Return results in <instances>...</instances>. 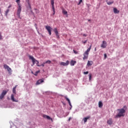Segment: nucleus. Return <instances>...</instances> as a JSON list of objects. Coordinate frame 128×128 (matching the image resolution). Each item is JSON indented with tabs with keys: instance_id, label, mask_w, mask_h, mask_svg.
Listing matches in <instances>:
<instances>
[{
	"instance_id": "nucleus-1",
	"label": "nucleus",
	"mask_w": 128,
	"mask_h": 128,
	"mask_svg": "<svg viewBox=\"0 0 128 128\" xmlns=\"http://www.w3.org/2000/svg\"><path fill=\"white\" fill-rule=\"evenodd\" d=\"M118 113L116 116L115 118H122V116H124V114H126V110L122 108L121 109H118Z\"/></svg>"
},
{
	"instance_id": "nucleus-2",
	"label": "nucleus",
	"mask_w": 128,
	"mask_h": 128,
	"mask_svg": "<svg viewBox=\"0 0 128 128\" xmlns=\"http://www.w3.org/2000/svg\"><path fill=\"white\" fill-rule=\"evenodd\" d=\"M16 2H17L18 4V7L17 9V12H16V16L19 18H20V12H22V4H20V0H16Z\"/></svg>"
},
{
	"instance_id": "nucleus-3",
	"label": "nucleus",
	"mask_w": 128,
	"mask_h": 128,
	"mask_svg": "<svg viewBox=\"0 0 128 128\" xmlns=\"http://www.w3.org/2000/svg\"><path fill=\"white\" fill-rule=\"evenodd\" d=\"M92 48V44L90 46V48L84 52L83 60H88V52L90 51Z\"/></svg>"
},
{
	"instance_id": "nucleus-4",
	"label": "nucleus",
	"mask_w": 128,
	"mask_h": 128,
	"mask_svg": "<svg viewBox=\"0 0 128 128\" xmlns=\"http://www.w3.org/2000/svg\"><path fill=\"white\" fill-rule=\"evenodd\" d=\"M29 58L30 60H32V62H33V66H34V64H36H36L37 66H40V65L38 64H40V62H38V61L36 60V58H34V56H29Z\"/></svg>"
},
{
	"instance_id": "nucleus-5",
	"label": "nucleus",
	"mask_w": 128,
	"mask_h": 128,
	"mask_svg": "<svg viewBox=\"0 0 128 128\" xmlns=\"http://www.w3.org/2000/svg\"><path fill=\"white\" fill-rule=\"evenodd\" d=\"M8 90H4L0 95V100H2L3 98H4V96L8 94Z\"/></svg>"
},
{
	"instance_id": "nucleus-6",
	"label": "nucleus",
	"mask_w": 128,
	"mask_h": 128,
	"mask_svg": "<svg viewBox=\"0 0 128 128\" xmlns=\"http://www.w3.org/2000/svg\"><path fill=\"white\" fill-rule=\"evenodd\" d=\"M46 30H47L50 36L52 34V28L50 27V26H45Z\"/></svg>"
},
{
	"instance_id": "nucleus-7",
	"label": "nucleus",
	"mask_w": 128,
	"mask_h": 128,
	"mask_svg": "<svg viewBox=\"0 0 128 128\" xmlns=\"http://www.w3.org/2000/svg\"><path fill=\"white\" fill-rule=\"evenodd\" d=\"M4 67L5 68V70H8V72H12V68H10V66H8L6 64H4Z\"/></svg>"
},
{
	"instance_id": "nucleus-8",
	"label": "nucleus",
	"mask_w": 128,
	"mask_h": 128,
	"mask_svg": "<svg viewBox=\"0 0 128 128\" xmlns=\"http://www.w3.org/2000/svg\"><path fill=\"white\" fill-rule=\"evenodd\" d=\"M54 32L56 34L57 38H60V35H58V29L55 28L54 29Z\"/></svg>"
},
{
	"instance_id": "nucleus-9",
	"label": "nucleus",
	"mask_w": 128,
	"mask_h": 128,
	"mask_svg": "<svg viewBox=\"0 0 128 128\" xmlns=\"http://www.w3.org/2000/svg\"><path fill=\"white\" fill-rule=\"evenodd\" d=\"M44 82V78L40 79V80H38L36 82V85L40 84H42V82Z\"/></svg>"
},
{
	"instance_id": "nucleus-10",
	"label": "nucleus",
	"mask_w": 128,
	"mask_h": 128,
	"mask_svg": "<svg viewBox=\"0 0 128 128\" xmlns=\"http://www.w3.org/2000/svg\"><path fill=\"white\" fill-rule=\"evenodd\" d=\"M68 64H70V61L69 60H67L66 62H62L60 64V66H68Z\"/></svg>"
},
{
	"instance_id": "nucleus-11",
	"label": "nucleus",
	"mask_w": 128,
	"mask_h": 128,
	"mask_svg": "<svg viewBox=\"0 0 128 128\" xmlns=\"http://www.w3.org/2000/svg\"><path fill=\"white\" fill-rule=\"evenodd\" d=\"M101 48H106V42L104 40L102 42V44L101 45Z\"/></svg>"
},
{
	"instance_id": "nucleus-12",
	"label": "nucleus",
	"mask_w": 128,
	"mask_h": 128,
	"mask_svg": "<svg viewBox=\"0 0 128 128\" xmlns=\"http://www.w3.org/2000/svg\"><path fill=\"white\" fill-rule=\"evenodd\" d=\"M112 122H113L112 118H109V120H107V124H109L110 126L112 124Z\"/></svg>"
},
{
	"instance_id": "nucleus-13",
	"label": "nucleus",
	"mask_w": 128,
	"mask_h": 128,
	"mask_svg": "<svg viewBox=\"0 0 128 128\" xmlns=\"http://www.w3.org/2000/svg\"><path fill=\"white\" fill-rule=\"evenodd\" d=\"M94 64V62L92 60H88L87 62V66H90Z\"/></svg>"
},
{
	"instance_id": "nucleus-14",
	"label": "nucleus",
	"mask_w": 128,
	"mask_h": 128,
	"mask_svg": "<svg viewBox=\"0 0 128 128\" xmlns=\"http://www.w3.org/2000/svg\"><path fill=\"white\" fill-rule=\"evenodd\" d=\"M43 118H47V120H52V118H51L50 116L46 115V114H44L43 115Z\"/></svg>"
},
{
	"instance_id": "nucleus-15",
	"label": "nucleus",
	"mask_w": 128,
	"mask_h": 128,
	"mask_svg": "<svg viewBox=\"0 0 128 128\" xmlns=\"http://www.w3.org/2000/svg\"><path fill=\"white\" fill-rule=\"evenodd\" d=\"M11 100L12 102H18V100H14V94H12L11 95Z\"/></svg>"
},
{
	"instance_id": "nucleus-16",
	"label": "nucleus",
	"mask_w": 128,
	"mask_h": 128,
	"mask_svg": "<svg viewBox=\"0 0 128 128\" xmlns=\"http://www.w3.org/2000/svg\"><path fill=\"white\" fill-rule=\"evenodd\" d=\"M64 98L68 102V104H69V106H71L72 108V103H70V99L68 98V97H66V96H64Z\"/></svg>"
},
{
	"instance_id": "nucleus-17",
	"label": "nucleus",
	"mask_w": 128,
	"mask_h": 128,
	"mask_svg": "<svg viewBox=\"0 0 128 128\" xmlns=\"http://www.w3.org/2000/svg\"><path fill=\"white\" fill-rule=\"evenodd\" d=\"M90 116H88L87 117H86L84 118V122L86 123V122H88V120H90Z\"/></svg>"
},
{
	"instance_id": "nucleus-18",
	"label": "nucleus",
	"mask_w": 128,
	"mask_h": 128,
	"mask_svg": "<svg viewBox=\"0 0 128 128\" xmlns=\"http://www.w3.org/2000/svg\"><path fill=\"white\" fill-rule=\"evenodd\" d=\"M18 86V85H16L13 88H12V92L13 94H16V87Z\"/></svg>"
},
{
	"instance_id": "nucleus-19",
	"label": "nucleus",
	"mask_w": 128,
	"mask_h": 128,
	"mask_svg": "<svg viewBox=\"0 0 128 128\" xmlns=\"http://www.w3.org/2000/svg\"><path fill=\"white\" fill-rule=\"evenodd\" d=\"M114 14H118L120 12V10H118V9L116 8H114Z\"/></svg>"
},
{
	"instance_id": "nucleus-20",
	"label": "nucleus",
	"mask_w": 128,
	"mask_h": 128,
	"mask_svg": "<svg viewBox=\"0 0 128 128\" xmlns=\"http://www.w3.org/2000/svg\"><path fill=\"white\" fill-rule=\"evenodd\" d=\"M62 13L63 14H65L66 16H68V12L64 9H62Z\"/></svg>"
},
{
	"instance_id": "nucleus-21",
	"label": "nucleus",
	"mask_w": 128,
	"mask_h": 128,
	"mask_svg": "<svg viewBox=\"0 0 128 128\" xmlns=\"http://www.w3.org/2000/svg\"><path fill=\"white\" fill-rule=\"evenodd\" d=\"M102 106H104V104H102V102L101 101H100L98 102V106L100 108H102Z\"/></svg>"
},
{
	"instance_id": "nucleus-22",
	"label": "nucleus",
	"mask_w": 128,
	"mask_h": 128,
	"mask_svg": "<svg viewBox=\"0 0 128 128\" xmlns=\"http://www.w3.org/2000/svg\"><path fill=\"white\" fill-rule=\"evenodd\" d=\"M52 6V10L53 12H56V10L54 9V4H51Z\"/></svg>"
},
{
	"instance_id": "nucleus-23",
	"label": "nucleus",
	"mask_w": 128,
	"mask_h": 128,
	"mask_svg": "<svg viewBox=\"0 0 128 128\" xmlns=\"http://www.w3.org/2000/svg\"><path fill=\"white\" fill-rule=\"evenodd\" d=\"M76 63V61H74V60H72L70 62V66H74V64Z\"/></svg>"
},
{
	"instance_id": "nucleus-24",
	"label": "nucleus",
	"mask_w": 128,
	"mask_h": 128,
	"mask_svg": "<svg viewBox=\"0 0 128 128\" xmlns=\"http://www.w3.org/2000/svg\"><path fill=\"white\" fill-rule=\"evenodd\" d=\"M8 12H10V10L9 9H7L6 12H5V16H8Z\"/></svg>"
},
{
	"instance_id": "nucleus-25",
	"label": "nucleus",
	"mask_w": 128,
	"mask_h": 128,
	"mask_svg": "<svg viewBox=\"0 0 128 128\" xmlns=\"http://www.w3.org/2000/svg\"><path fill=\"white\" fill-rule=\"evenodd\" d=\"M114 4V1L107 2V4H108V6H110V4Z\"/></svg>"
},
{
	"instance_id": "nucleus-26",
	"label": "nucleus",
	"mask_w": 128,
	"mask_h": 128,
	"mask_svg": "<svg viewBox=\"0 0 128 128\" xmlns=\"http://www.w3.org/2000/svg\"><path fill=\"white\" fill-rule=\"evenodd\" d=\"M73 52H74V54H78V51H76L74 50H73Z\"/></svg>"
},
{
	"instance_id": "nucleus-27",
	"label": "nucleus",
	"mask_w": 128,
	"mask_h": 128,
	"mask_svg": "<svg viewBox=\"0 0 128 128\" xmlns=\"http://www.w3.org/2000/svg\"><path fill=\"white\" fill-rule=\"evenodd\" d=\"M50 62H52L50 60H47V61H46L45 62V64H50Z\"/></svg>"
},
{
	"instance_id": "nucleus-28",
	"label": "nucleus",
	"mask_w": 128,
	"mask_h": 128,
	"mask_svg": "<svg viewBox=\"0 0 128 128\" xmlns=\"http://www.w3.org/2000/svg\"><path fill=\"white\" fill-rule=\"evenodd\" d=\"M82 0H80V2L78 3V6H80V4H82Z\"/></svg>"
},
{
	"instance_id": "nucleus-29",
	"label": "nucleus",
	"mask_w": 128,
	"mask_h": 128,
	"mask_svg": "<svg viewBox=\"0 0 128 128\" xmlns=\"http://www.w3.org/2000/svg\"><path fill=\"white\" fill-rule=\"evenodd\" d=\"M92 80V74H89V80Z\"/></svg>"
},
{
	"instance_id": "nucleus-30",
	"label": "nucleus",
	"mask_w": 128,
	"mask_h": 128,
	"mask_svg": "<svg viewBox=\"0 0 128 128\" xmlns=\"http://www.w3.org/2000/svg\"><path fill=\"white\" fill-rule=\"evenodd\" d=\"M54 4V0H51V4Z\"/></svg>"
},
{
	"instance_id": "nucleus-31",
	"label": "nucleus",
	"mask_w": 128,
	"mask_h": 128,
	"mask_svg": "<svg viewBox=\"0 0 128 128\" xmlns=\"http://www.w3.org/2000/svg\"><path fill=\"white\" fill-rule=\"evenodd\" d=\"M40 72V71H36V74H34V76H38V74Z\"/></svg>"
},
{
	"instance_id": "nucleus-32",
	"label": "nucleus",
	"mask_w": 128,
	"mask_h": 128,
	"mask_svg": "<svg viewBox=\"0 0 128 128\" xmlns=\"http://www.w3.org/2000/svg\"><path fill=\"white\" fill-rule=\"evenodd\" d=\"M106 56H107L106 54H104V60H106Z\"/></svg>"
},
{
	"instance_id": "nucleus-33",
	"label": "nucleus",
	"mask_w": 128,
	"mask_h": 128,
	"mask_svg": "<svg viewBox=\"0 0 128 128\" xmlns=\"http://www.w3.org/2000/svg\"><path fill=\"white\" fill-rule=\"evenodd\" d=\"M84 74H88V72H84Z\"/></svg>"
},
{
	"instance_id": "nucleus-34",
	"label": "nucleus",
	"mask_w": 128,
	"mask_h": 128,
	"mask_svg": "<svg viewBox=\"0 0 128 128\" xmlns=\"http://www.w3.org/2000/svg\"><path fill=\"white\" fill-rule=\"evenodd\" d=\"M2 40V34L0 32V40Z\"/></svg>"
},
{
	"instance_id": "nucleus-35",
	"label": "nucleus",
	"mask_w": 128,
	"mask_h": 128,
	"mask_svg": "<svg viewBox=\"0 0 128 128\" xmlns=\"http://www.w3.org/2000/svg\"><path fill=\"white\" fill-rule=\"evenodd\" d=\"M44 64H46V62H44L42 64H41V66H44Z\"/></svg>"
},
{
	"instance_id": "nucleus-36",
	"label": "nucleus",
	"mask_w": 128,
	"mask_h": 128,
	"mask_svg": "<svg viewBox=\"0 0 128 128\" xmlns=\"http://www.w3.org/2000/svg\"><path fill=\"white\" fill-rule=\"evenodd\" d=\"M10 8H12V5H10V6H8V9H9V10H10Z\"/></svg>"
},
{
	"instance_id": "nucleus-37",
	"label": "nucleus",
	"mask_w": 128,
	"mask_h": 128,
	"mask_svg": "<svg viewBox=\"0 0 128 128\" xmlns=\"http://www.w3.org/2000/svg\"><path fill=\"white\" fill-rule=\"evenodd\" d=\"M54 14H56V12H54L53 13V16H54Z\"/></svg>"
},
{
	"instance_id": "nucleus-38",
	"label": "nucleus",
	"mask_w": 128,
	"mask_h": 128,
	"mask_svg": "<svg viewBox=\"0 0 128 128\" xmlns=\"http://www.w3.org/2000/svg\"><path fill=\"white\" fill-rule=\"evenodd\" d=\"M84 36H86V34H84Z\"/></svg>"
},
{
	"instance_id": "nucleus-39",
	"label": "nucleus",
	"mask_w": 128,
	"mask_h": 128,
	"mask_svg": "<svg viewBox=\"0 0 128 128\" xmlns=\"http://www.w3.org/2000/svg\"><path fill=\"white\" fill-rule=\"evenodd\" d=\"M86 40L85 42H84V44H86Z\"/></svg>"
},
{
	"instance_id": "nucleus-40",
	"label": "nucleus",
	"mask_w": 128,
	"mask_h": 128,
	"mask_svg": "<svg viewBox=\"0 0 128 128\" xmlns=\"http://www.w3.org/2000/svg\"><path fill=\"white\" fill-rule=\"evenodd\" d=\"M126 108V106H124V108Z\"/></svg>"
},
{
	"instance_id": "nucleus-41",
	"label": "nucleus",
	"mask_w": 128,
	"mask_h": 128,
	"mask_svg": "<svg viewBox=\"0 0 128 128\" xmlns=\"http://www.w3.org/2000/svg\"><path fill=\"white\" fill-rule=\"evenodd\" d=\"M70 117L69 118V119H68V120L70 121Z\"/></svg>"
},
{
	"instance_id": "nucleus-42",
	"label": "nucleus",
	"mask_w": 128,
	"mask_h": 128,
	"mask_svg": "<svg viewBox=\"0 0 128 128\" xmlns=\"http://www.w3.org/2000/svg\"><path fill=\"white\" fill-rule=\"evenodd\" d=\"M0 12H2V10L0 8Z\"/></svg>"
},
{
	"instance_id": "nucleus-43",
	"label": "nucleus",
	"mask_w": 128,
	"mask_h": 128,
	"mask_svg": "<svg viewBox=\"0 0 128 128\" xmlns=\"http://www.w3.org/2000/svg\"><path fill=\"white\" fill-rule=\"evenodd\" d=\"M36 26H37L36 24H35V26H36V28H37V27H36Z\"/></svg>"
},
{
	"instance_id": "nucleus-44",
	"label": "nucleus",
	"mask_w": 128,
	"mask_h": 128,
	"mask_svg": "<svg viewBox=\"0 0 128 128\" xmlns=\"http://www.w3.org/2000/svg\"><path fill=\"white\" fill-rule=\"evenodd\" d=\"M88 22H90V20H88Z\"/></svg>"
},
{
	"instance_id": "nucleus-45",
	"label": "nucleus",
	"mask_w": 128,
	"mask_h": 128,
	"mask_svg": "<svg viewBox=\"0 0 128 128\" xmlns=\"http://www.w3.org/2000/svg\"><path fill=\"white\" fill-rule=\"evenodd\" d=\"M95 50H96V48H95Z\"/></svg>"
},
{
	"instance_id": "nucleus-46",
	"label": "nucleus",
	"mask_w": 128,
	"mask_h": 128,
	"mask_svg": "<svg viewBox=\"0 0 128 128\" xmlns=\"http://www.w3.org/2000/svg\"><path fill=\"white\" fill-rule=\"evenodd\" d=\"M32 74H34V72H32Z\"/></svg>"
},
{
	"instance_id": "nucleus-47",
	"label": "nucleus",
	"mask_w": 128,
	"mask_h": 128,
	"mask_svg": "<svg viewBox=\"0 0 128 128\" xmlns=\"http://www.w3.org/2000/svg\"><path fill=\"white\" fill-rule=\"evenodd\" d=\"M32 66H34V64Z\"/></svg>"
}]
</instances>
